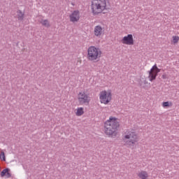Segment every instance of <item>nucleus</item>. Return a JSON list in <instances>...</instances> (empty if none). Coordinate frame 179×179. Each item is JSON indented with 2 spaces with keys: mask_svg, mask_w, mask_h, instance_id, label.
I'll return each mask as SVG.
<instances>
[{
  "mask_svg": "<svg viewBox=\"0 0 179 179\" xmlns=\"http://www.w3.org/2000/svg\"><path fill=\"white\" fill-rule=\"evenodd\" d=\"M0 159H1V160H3V162H6V157H5V152H3V151L1 152Z\"/></svg>",
  "mask_w": 179,
  "mask_h": 179,
  "instance_id": "18",
  "label": "nucleus"
},
{
  "mask_svg": "<svg viewBox=\"0 0 179 179\" xmlns=\"http://www.w3.org/2000/svg\"><path fill=\"white\" fill-rule=\"evenodd\" d=\"M123 142L124 143L125 146L128 148H132L139 142V135L135 129H128L124 132V135L123 136Z\"/></svg>",
  "mask_w": 179,
  "mask_h": 179,
  "instance_id": "2",
  "label": "nucleus"
},
{
  "mask_svg": "<svg viewBox=\"0 0 179 179\" xmlns=\"http://www.w3.org/2000/svg\"><path fill=\"white\" fill-rule=\"evenodd\" d=\"M17 16L18 20H23V17L24 16V14H23L22 12L20 11V10H18L17 12Z\"/></svg>",
  "mask_w": 179,
  "mask_h": 179,
  "instance_id": "17",
  "label": "nucleus"
},
{
  "mask_svg": "<svg viewBox=\"0 0 179 179\" xmlns=\"http://www.w3.org/2000/svg\"><path fill=\"white\" fill-rule=\"evenodd\" d=\"M173 106V102L171 101H166L162 103V107L166 108V107H171Z\"/></svg>",
  "mask_w": 179,
  "mask_h": 179,
  "instance_id": "16",
  "label": "nucleus"
},
{
  "mask_svg": "<svg viewBox=\"0 0 179 179\" xmlns=\"http://www.w3.org/2000/svg\"><path fill=\"white\" fill-rule=\"evenodd\" d=\"M9 171L10 170L8 168L3 169L1 173V177H5L6 176V178H10L12 175L10 174V173H9Z\"/></svg>",
  "mask_w": 179,
  "mask_h": 179,
  "instance_id": "13",
  "label": "nucleus"
},
{
  "mask_svg": "<svg viewBox=\"0 0 179 179\" xmlns=\"http://www.w3.org/2000/svg\"><path fill=\"white\" fill-rule=\"evenodd\" d=\"M75 114L77 117H82L85 114V108L83 107H78L75 110Z\"/></svg>",
  "mask_w": 179,
  "mask_h": 179,
  "instance_id": "12",
  "label": "nucleus"
},
{
  "mask_svg": "<svg viewBox=\"0 0 179 179\" xmlns=\"http://www.w3.org/2000/svg\"><path fill=\"white\" fill-rule=\"evenodd\" d=\"M93 34L94 37H97L98 38H100L103 34H104V28L101 25H96L94 27Z\"/></svg>",
  "mask_w": 179,
  "mask_h": 179,
  "instance_id": "10",
  "label": "nucleus"
},
{
  "mask_svg": "<svg viewBox=\"0 0 179 179\" xmlns=\"http://www.w3.org/2000/svg\"><path fill=\"white\" fill-rule=\"evenodd\" d=\"M107 10L106 0H92L91 12L94 16H98Z\"/></svg>",
  "mask_w": 179,
  "mask_h": 179,
  "instance_id": "3",
  "label": "nucleus"
},
{
  "mask_svg": "<svg viewBox=\"0 0 179 179\" xmlns=\"http://www.w3.org/2000/svg\"><path fill=\"white\" fill-rule=\"evenodd\" d=\"M160 72V69L157 68V64H155L148 71L149 76L148 79L150 82H153V80H156V78L157 77V73Z\"/></svg>",
  "mask_w": 179,
  "mask_h": 179,
  "instance_id": "8",
  "label": "nucleus"
},
{
  "mask_svg": "<svg viewBox=\"0 0 179 179\" xmlns=\"http://www.w3.org/2000/svg\"><path fill=\"white\" fill-rule=\"evenodd\" d=\"M137 177L139 179H148L149 178V173L146 171H140L137 173Z\"/></svg>",
  "mask_w": 179,
  "mask_h": 179,
  "instance_id": "11",
  "label": "nucleus"
},
{
  "mask_svg": "<svg viewBox=\"0 0 179 179\" xmlns=\"http://www.w3.org/2000/svg\"><path fill=\"white\" fill-rule=\"evenodd\" d=\"M77 100L80 106H83V104L87 106L90 103V96L87 94V92L85 90L81 91L77 95Z\"/></svg>",
  "mask_w": 179,
  "mask_h": 179,
  "instance_id": "6",
  "label": "nucleus"
},
{
  "mask_svg": "<svg viewBox=\"0 0 179 179\" xmlns=\"http://www.w3.org/2000/svg\"><path fill=\"white\" fill-rule=\"evenodd\" d=\"M105 134L113 138L117 136L118 134V129L120 128V121L118 118L114 116L109 117L104 123Z\"/></svg>",
  "mask_w": 179,
  "mask_h": 179,
  "instance_id": "1",
  "label": "nucleus"
},
{
  "mask_svg": "<svg viewBox=\"0 0 179 179\" xmlns=\"http://www.w3.org/2000/svg\"><path fill=\"white\" fill-rule=\"evenodd\" d=\"M87 52V58L90 62H99L103 55L101 49L96 46H90Z\"/></svg>",
  "mask_w": 179,
  "mask_h": 179,
  "instance_id": "4",
  "label": "nucleus"
},
{
  "mask_svg": "<svg viewBox=\"0 0 179 179\" xmlns=\"http://www.w3.org/2000/svg\"><path fill=\"white\" fill-rule=\"evenodd\" d=\"M162 79H166V75L162 76Z\"/></svg>",
  "mask_w": 179,
  "mask_h": 179,
  "instance_id": "19",
  "label": "nucleus"
},
{
  "mask_svg": "<svg viewBox=\"0 0 179 179\" xmlns=\"http://www.w3.org/2000/svg\"><path fill=\"white\" fill-rule=\"evenodd\" d=\"M99 101L101 104H110L113 100V91L111 90H103L99 92Z\"/></svg>",
  "mask_w": 179,
  "mask_h": 179,
  "instance_id": "5",
  "label": "nucleus"
},
{
  "mask_svg": "<svg viewBox=\"0 0 179 179\" xmlns=\"http://www.w3.org/2000/svg\"><path fill=\"white\" fill-rule=\"evenodd\" d=\"M179 41V36H173L171 43L173 45L178 44Z\"/></svg>",
  "mask_w": 179,
  "mask_h": 179,
  "instance_id": "15",
  "label": "nucleus"
},
{
  "mask_svg": "<svg viewBox=\"0 0 179 179\" xmlns=\"http://www.w3.org/2000/svg\"><path fill=\"white\" fill-rule=\"evenodd\" d=\"M39 23H41V24H42V26H43L44 27H50L51 24H50V21L48 20H44L42 19L41 20H39Z\"/></svg>",
  "mask_w": 179,
  "mask_h": 179,
  "instance_id": "14",
  "label": "nucleus"
},
{
  "mask_svg": "<svg viewBox=\"0 0 179 179\" xmlns=\"http://www.w3.org/2000/svg\"><path fill=\"white\" fill-rule=\"evenodd\" d=\"M121 43L123 45H134L135 39H134V35L132 34H128L121 39Z\"/></svg>",
  "mask_w": 179,
  "mask_h": 179,
  "instance_id": "7",
  "label": "nucleus"
},
{
  "mask_svg": "<svg viewBox=\"0 0 179 179\" xmlns=\"http://www.w3.org/2000/svg\"><path fill=\"white\" fill-rule=\"evenodd\" d=\"M70 22L71 23H76L80 20V12L76 10L69 15Z\"/></svg>",
  "mask_w": 179,
  "mask_h": 179,
  "instance_id": "9",
  "label": "nucleus"
}]
</instances>
